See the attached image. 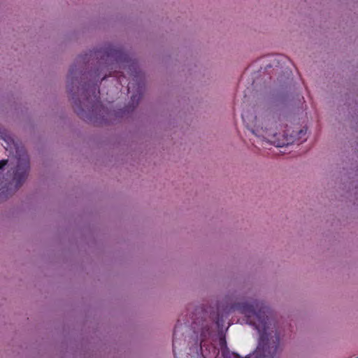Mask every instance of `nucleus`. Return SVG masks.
<instances>
[{"label":"nucleus","instance_id":"nucleus-1","mask_svg":"<svg viewBox=\"0 0 358 358\" xmlns=\"http://www.w3.org/2000/svg\"><path fill=\"white\" fill-rule=\"evenodd\" d=\"M246 317V322L254 326L259 333L258 345L252 355V358H275L280 348V336L273 327L268 316L269 308L263 302L253 301L251 303H241L235 307ZM224 358H242L237 353L224 354Z\"/></svg>","mask_w":358,"mask_h":358},{"label":"nucleus","instance_id":"nucleus-2","mask_svg":"<svg viewBox=\"0 0 358 358\" xmlns=\"http://www.w3.org/2000/svg\"><path fill=\"white\" fill-rule=\"evenodd\" d=\"M104 55L107 59L115 61L121 68L124 69H128L131 71L130 75L134 76V80L136 79L137 80L138 79L140 72L136 71V63L131 60L129 55L122 48L108 47L106 49Z\"/></svg>","mask_w":358,"mask_h":358},{"label":"nucleus","instance_id":"nucleus-3","mask_svg":"<svg viewBox=\"0 0 358 358\" xmlns=\"http://www.w3.org/2000/svg\"><path fill=\"white\" fill-rule=\"evenodd\" d=\"M272 124L273 123L268 124V126H270L269 129L266 128V138H267L269 141L275 145V146L277 147H284L294 142V136L291 135L289 137H288L287 134L285 133L282 134L283 138L280 140L279 137L281 136V134L280 132L278 133L273 130L271 127Z\"/></svg>","mask_w":358,"mask_h":358},{"label":"nucleus","instance_id":"nucleus-4","mask_svg":"<svg viewBox=\"0 0 358 358\" xmlns=\"http://www.w3.org/2000/svg\"><path fill=\"white\" fill-rule=\"evenodd\" d=\"M29 170V162L27 159L23 158L18 161L13 174V181L16 187H20L27 178Z\"/></svg>","mask_w":358,"mask_h":358},{"label":"nucleus","instance_id":"nucleus-5","mask_svg":"<svg viewBox=\"0 0 358 358\" xmlns=\"http://www.w3.org/2000/svg\"><path fill=\"white\" fill-rule=\"evenodd\" d=\"M96 90V87L95 86H92L91 91H92L94 94L93 99L91 97L87 98V102L90 104V106L85 105V103H83L84 106L87 107V108L89 110V111H91L92 113H94V111H96V109L99 108V106H100L101 105V102L99 101V91L98 92L97 94H96L95 93Z\"/></svg>","mask_w":358,"mask_h":358},{"label":"nucleus","instance_id":"nucleus-6","mask_svg":"<svg viewBox=\"0 0 358 358\" xmlns=\"http://www.w3.org/2000/svg\"><path fill=\"white\" fill-rule=\"evenodd\" d=\"M77 72L74 66H71L68 75V90L71 92L73 91V85L78 83Z\"/></svg>","mask_w":358,"mask_h":358},{"label":"nucleus","instance_id":"nucleus-7","mask_svg":"<svg viewBox=\"0 0 358 358\" xmlns=\"http://www.w3.org/2000/svg\"><path fill=\"white\" fill-rule=\"evenodd\" d=\"M74 110L80 118L87 120L88 118L85 115V109L82 106L80 101L75 100L74 101Z\"/></svg>","mask_w":358,"mask_h":358},{"label":"nucleus","instance_id":"nucleus-8","mask_svg":"<svg viewBox=\"0 0 358 358\" xmlns=\"http://www.w3.org/2000/svg\"><path fill=\"white\" fill-rule=\"evenodd\" d=\"M0 140H3L6 142V145H3L6 150H8L9 148H11V145L14 143L13 139L9 135H7L5 131H1V128Z\"/></svg>","mask_w":358,"mask_h":358},{"label":"nucleus","instance_id":"nucleus-9","mask_svg":"<svg viewBox=\"0 0 358 358\" xmlns=\"http://www.w3.org/2000/svg\"><path fill=\"white\" fill-rule=\"evenodd\" d=\"M113 76L117 78L118 82L120 83V84L123 85V84H124V80H124V76L123 75V73H121V72H117Z\"/></svg>","mask_w":358,"mask_h":358},{"label":"nucleus","instance_id":"nucleus-10","mask_svg":"<svg viewBox=\"0 0 358 358\" xmlns=\"http://www.w3.org/2000/svg\"><path fill=\"white\" fill-rule=\"evenodd\" d=\"M8 163V159L0 160V169H3Z\"/></svg>","mask_w":358,"mask_h":358},{"label":"nucleus","instance_id":"nucleus-11","mask_svg":"<svg viewBox=\"0 0 358 358\" xmlns=\"http://www.w3.org/2000/svg\"><path fill=\"white\" fill-rule=\"evenodd\" d=\"M176 341L175 338H173V352L174 355H176Z\"/></svg>","mask_w":358,"mask_h":358},{"label":"nucleus","instance_id":"nucleus-12","mask_svg":"<svg viewBox=\"0 0 358 358\" xmlns=\"http://www.w3.org/2000/svg\"><path fill=\"white\" fill-rule=\"evenodd\" d=\"M133 85V83H131V82H129L127 85V88H128V91L130 90V89L131 88V85Z\"/></svg>","mask_w":358,"mask_h":358},{"label":"nucleus","instance_id":"nucleus-13","mask_svg":"<svg viewBox=\"0 0 358 358\" xmlns=\"http://www.w3.org/2000/svg\"><path fill=\"white\" fill-rule=\"evenodd\" d=\"M175 335H176V330L173 332V336H175Z\"/></svg>","mask_w":358,"mask_h":358},{"label":"nucleus","instance_id":"nucleus-14","mask_svg":"<svg viewBox=\"0 0 358 358\" xmlns=\"http://www.w3.org/2000/svg\"><path fill=\"white\" fill-rule=\"evenodd\" d=\"M356 358H358V357H356Z\"/></svg>","mask_w":358,"mask_h":358}]
</instances>
